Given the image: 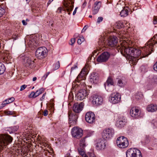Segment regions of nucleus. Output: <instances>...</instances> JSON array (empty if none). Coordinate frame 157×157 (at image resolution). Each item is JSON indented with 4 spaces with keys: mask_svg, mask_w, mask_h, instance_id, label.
I'll use <instances>...</instances> for the list:
<instances>
[{
    "mask_svg": "<svg viewBox=\"0 0 157 157\" xmlns=\"http://www.w3.org/2000/svg\"><path fill=\"white\" fill-rule=\"evenodd\" d=\"M156 36L157 35L154 36L146 44V46L144 48L145 54L143 56L141 55L140 50L130 47L128 43L125 40H120V45L117 47V50L119 52L120 51L123 56L135 64L139 59L147 56L151 53L150 51H152V47L157 44Z\"/></svg>",
    "mask_w": 157,
    "mask_h": 157,
    "instance_id": "1",
    "label": "nucleus"
},
{
    "mask_svg": "<svg viewBox=\"0 0 157 157\" xmlns=\"http://www.w3.org/2000/svg\"><path fill=\"white\" fill-rule=\"evenodd\" d=\"M4 113L6 115H13V112L10 111H5Z\"/></svg>",
    "mask_w": 157,
    "mask_h": 157,
    "instance_id": "42",
    "label": "nucleus"
},
{
    "mask_svg": "<svg viewBox=\"0 0 157 157\" xmlns=\"http://www.w3.org/2000/svg\"><path fill=\"white\" fill-rule=\"evenodd\" d=\"M87 28V26L86 25H85L84 27L83 28V29H82V32H85L86 31V29Z\"/></svg>",
    "mask_w": 157,
    "mask_h": 157,
    "instance_id": "50",
    "label": "nucleus"
},
{
    "mask_svg": "<svg viewBox=\"0 0 157 157\" xmlns=\"http://www.w3.org/2000/svg\"><path fill=\"white\" fill-rule=\"evenodd\" d=\"M128 10L125 7L121 10L120 15L121 17H125L128 14Z\"/></svg>",
    "mask_w": 157,
    "mask_h": 157,
    "instance_id": "26",
    "label": "nucleus"
},
{
    "mask_svg": "<svg viewBox=\"0 0 157 157\" xmlns=\"http://www.w3.org/2000/svg\"><path fill=\"white\" fill-rule=\"evenodd\" d=\"M15 100V98L13 97H12L8 99V103L9 104L13 102Z\"/></svg>",
    "mask_w": 157,
    "mask_h": 157,
    "instance_id": "40",
    "label": "nucleus"
},
{
    "mask_svg": "<svg viewBox=\"0 0 157 157\" xmlns=\"http://www.w3.org/2000/svg\"><path fill=\"white\" fill-rule=\"evenodd\" d=\"M48 111L47 110L45 109L43 112V115L44 116H46L48 115Z\"/></svg>",
    "mask_w": 157,
    "mask_h": 157,
    "instance_id": "45",
    "label": "nucleus"
},
{
    "mask_svg": "<svg viewBox=\"0 0 157 157\" xmlns=\"http://www.w3.org/2000/svg\"><path fill=\"white\" fill-rule=\"evenodd\" d=\"M27 87V85H23L21 86L20 90L22 91L25 89Z\"/></svg>",
    "mask_w": 157,
    "mask_h": 157,
    "instance_id": "44",
    "label": "nucleus"
},
{
    "mask_svg": "<svg viewBox=\"0 0 157 157\" xmlns=\"http://www.w3.org/2000/svg\"><path fill=\"white\" fill-rule=\"evenodd\" d=\"M53 0H49V1H48L47 4L48 6L50 4V3L53 1Z\"/></svg>",
    "mask_w": 157,
    "mask_h": 157,
    "instance_id": "58",
    "label": "nucleus"
},
{
    "mask_svg": "<svg viewBox=\"0 0 157 157\" xmlns=\"http://www.w3.org/2000/svg\"><path fill=\"white\" fill-rule=\"evenodd\" d=\"M87 74L86 69V68H83L77 77L75 79V81L73 82L72 83V86L73 87L74 85H75V82H77L78 83L81 81H82L83 84V86H85L84 83V80L86 78V76Z\"/></svg>",
    "mask_w": 157,
    "mask_h": 157,
    "instance_id": "4",
    "label": "nucleus"
},
{
    "mask_svg": "<svg viewBox=\"0 0 157 157\" xmlns=\"http://www.w3.org/2000/svg\"><path fill=\"white\" fill-rule=\"evenodd\" d=\"M69 117V124L71 127L76 124L77 121L78 115L74 113L71 111H69L68 113Z\"/></svg>",
    "mask_w": 157,
    "mask_h": 157,
    "instance_id": "6",
    "label": "nucleus"
},
{
    "mask_svg": "<svg viewBox=\"0 0 157 157\" xmlns=\"http://www.w3.org/2000/svg\"><path fill=\"white\" fill-rule=\"evenodd\" d=\"M153 23L154 24L157 23V17H154L153 19Z\"/></svg>",
    "mask_w": 157,
    "mask_h": 157,
    "instance_id": "48",
    "label": "nucleus"
},
{
    "mask_svg": "<svg viewBox=\"0 0 157 157\" xmlns=\"http://www.w3.org/2000/svg\"><path fill=\"white\" fill-rule=\"evenodd\" d=\"M90 81L93 83H97L98 81L99 76L96 73H92L90 76Z\"/></svg>",
    "mask_w": 157,
    "mask_h": 157,
    "instance_id": "22",
    "label": "nucleus"
},
{
    "mask_svg": "<svg viewBox=\"0 0 157 157\" xmlns=\"http://www.w3.org/2000/svg\"><path fill=\"white\" fill-rule=\"evenodd\" d=\"M117 85L121 87L123 86L126 83L121 78H117Z\"/></svg>",
    "mask_w": 157,
    "mask_h": 157,
    "instance_id": "27",
    "label": "nucleus"
},
{
    "mask_svg": "<svg viewBox=\"0 0 157 157\" xmlns=\"http://www.w3.org/2000/svg\"><path fill=\"white\" fill-rule=\"evenodd\" d=\"M5 10L4 9L0 6V17H2L5 13Z\"/></svg>",
    "mask_w": 157,
    "mask_h": 157,
    "instance_id": "36",
    "label": "nucleus"
},
{
    "mask_svg": "<svg viewBox=\"0 0 157 157\" xmlns=\"http://www.w3.org/2000/svg\"><path fill=\"white\" fill-rule=\"evenodd\" d=\"M153 69L156 71H157V61L153 65Z\"/></svg>",
    "mask_w": 157,
    "mask_h": 157,
    "instance_id": "46",
    "label": "nucleus"
},
{
    "mask_svg": "<svg viewBox=\"0 0 157 157\" xmlns=\"http://www.w3.org/2000/svg\"><path fill=\"white\" fill-rule=\"evenodd\" d=\"M144 139V141L143 142V143H144L145 144H148L150 142V138L149 136H146Z\"/></svg>",
    "mask_w": 157,
    "mask_h": 157,
    "instance_id": "37",
    "label": "nucleus"
},
{
    "mask_svg": "<svg viewBox=\"0 0 157 157\" xmlns=\"http://www.w3.org/2000/svg\"><path fill=\"white\" fill-rule=\"evenodd\" d=\"M113 84L114 82L113 81L112 78L110 77H108L106 82L105 84V87H106L107 86H108L109 85H113Z\"/></svg>",
    "mask_w": 157,
    "mask_h": 157,
    "instance_id": "25",
    "label": "nucleus"
},
{
    "mask_svg": "<svg viewBox=\"0 0 157 157\" xmlns=\"http://www.w3.org/2000/svg\"><path fill=\"white\" fill-rule=\"evenodd\" d=\"M5 69L6 68L4 65L0 62V75L4 73Z\"/></svg>",
    "mask_w": 157,
    "mask_h": 157,
    "instance_id": "30",
    "label": "nucleus"
},
{
    "mask_svg": "<svg viewBox=\"0 0 157 157\" xmlns=\"http://www.w3.org/2000/svg\"><path fill=\"white\" fill-rule=\"evenodd\" d=\"M60 67V63L59 61L54 63L53 65V69L54 70L58 69Z\"/></svg>",
    "mask_w": 157,
    "mask_h": 157,
    "instance_id": "32",
    "label": "nucleus"
},
{
    "mask_svg": "<svg viewBox=\"0 0 157 157\" xmlns=\"http://www.w3.org/2000/svg\"><path fill=\"white\" fill-rule=\"evenodd\" d=\"M126 123V120L123 116H120V117L116 122V125L117 127L121 128L123 127Z\"/></svg>",
    "mask_w": 157,
    "mask_h": 157,
    "instance_id": "19",
    "label": "nucleus"
},
{
    "mask_svg": "<svg viewBox=\"0 0 157 157\" xmlns=\"http://www.w3.org/2000/svg\"><path fill=\"white\" fill-rule=\"evenodd\" d=\"M101 6V2L96 1L95 2L94 6L92 8V11L93 14H96L98 13Z\"/></svg>",
    "mask_w": 157,
    "mask_h": 157,
    "instance_id": "18",
    "label": "nucleus"
},
{
    "mask_svg": "<svg viewBox=\"0 0 157 157\" xmlns=\"http://www.w3.org/2000/svg\"><path fill=\"white\" fill-rule=\"evenodd\" d=\"M130 114L132 117L134 118H138L140 117V111L136 107H133L130 110Z\"/></svg>",
    "mask_w": 157,
    "mask_h": 157,
    "instance_id": "14",
    "label": "nucleus"
},
{
    "mask_svg": "<svg viewBox=\"0 0 157 157\" xmlns=\"http://www.w3.org/2000/svg\"><path fill=\"white\" fill-rule=\"evenodd\" d=\"M98 44L99 45H103L104 44V43L103 42H102L101 40V39H100L98 41Z\"/></svg>",
    "mask_w": 157,
    "mask_h": 157,
    "instance_id": "52",
    "label": "nucleus"
},
{
    "mask_svg": "<svg viewBox=\"0 0 157 157\" xmlns=\"http://www.w3.org/2000/svg\"><path fill=\"white\" fill-rule=\"evenodd\" d=\"M92 102L94 105H101L102 102L103 98L100 96L94 95L92 96Z\"/></svg>",
    "mask_w": 157,
    "mask_h": 157,
    "instance_id": "16",
    "label": "nucleus"
},
{
    "mask_svg": "<svg viewBox=\"0 0 157 157\" xmlns=\"http://www.w3.org/2000/svg\"><path fill=\"white\" fill-rule=\"evenodd\" d=\"M25 65L28 68H32L34 65V61H32L31 59L28 57H26L25 59Z\"/></svg>",
    "mask_w": 157,
    "mask_h": 157,
    "instance_id": "20",
    "label": "nucleus"
},
{
    "mask_svg": "<svg viewBox=\"0 0 157 157\" xmlns=\"http://www.w3.org/2000/svg\"><path fill=\"white\" fill-rule=\"evenodd\" d=\"M88 92L85 89H81L78 91L76 94L77 100H81L84 98L88 95Z\"/></svg>",
    "mask_w": 157,
    "mask_h": 157,
    "instance_id": "11",
    "label": "nucleus"
},
{
    "mask_svg": "<svg viewBox=\"0 0 157 157\" xmlns=\"http://www.w3.org/2000/svg\"><path fill=\"white\" fill-rule=\"evenodd\" d=\"M121 99V95L119 93H114L111 95V101L113 104L118 103Z\"/></svg>",
    "mask_w": 157,
    "mask_h": 157,
    "instance_id": "15",
    "label": "nucleus"
},
{
    "mask_svg": "<svg viewBox=\"0 0 157 157\" xmlns=\"http://www.w3.org/2000/svg\"><path fill=\"white\" fill-rule=\"evenodd\" d=\"M90 157H96L95 156H94V154L93 153H91L90 154Z\"/></svg>",
    "mask_w": 157,
    "mask_h": 157,
    "instance_id": "59",
    "label": "nucleus"
},
{
    "mask_svg": "<svg viewBox=\"0 0 157 157\" xmlns=\"http://www.w3.org/2000/svg\"><path fill=\"white\" fill-rule=\"evenodd\" d=\"M84 41V39L83 36L79 37V38L78 39V43L79 44H80Z\"/></svg>",
    "mask_w": 157,
    "mask_h": 157,
    "instance_id": "35",
    "label": "nucleus"
},
{
    "mask_svg": "<svg viewBox=\"0 0 157 157\" xmlns=\"http://www.w3.org/2000/svg\"><path fill=\"white\" fill-rule=\"evenodd\" d=\"M86 3H87L86 2H85L84 3H83L82 5V7L83 8H84L86 6Z\"/></svg>",
    "mask_w": 157,
    "mask_h": 157,
    "instance_id": "55",
    "label": "nucleus"
},
{
    "mask_svg": "<svg viewBox=\"0 0 157 157\" xmlns=\"http://www.w3.org/2000/svg\"><path fill=\"white\" fill-rule=\"evenodd\" d=\"M89 17H90V18H91L92 17V16L91 15H90L89 16Z\"/></svg>",
    "mask_w": 157,
    "mask_h": 157,
    "instance_id": "63",
    "label": "nucleus"
},
{
    "mask_svg": "<svg viewBox=\"0 0 157 157\" xmlns=\"http://www.w3.org/2000/svg\"><path fill=\"white\" fill-rule=\"evenodd\" d=\"M22 22L23 25H25L27 24V22H26L24 20H23Z\"/></svg>",
    "mask_w": 157,
    "mask_h": 157,
    "instance_id": "54",
    "label": "nucleus"
},
{
    "mask_svg": "<svg viewBox=\"0 0 157 157\" xmlns=\"http://www.w3.org/2000/svg\"><path fill=\"white\" fill-rule=\"evenodd\" d=\"M49 74V72L47 73L44 76V77H45V78H46L48 74Z\"/></svg>",
    "mask_w": 157,
    "mask_h": 157,
    "instance_id": "60",
    "label": "nucleus"
},
{
    "mask_svg": "<svg viewBox=\"0 0 157 157\" xmlns=\"http://www.w3.org/2000/svg\"><path fill=\"white\" fill-rule=\"evenodd\" d=\"M84 157H88V156L86 155H84Z\"/></svg>",
    "mask_w": 157,
    "mask_h": 157,
    "instance_id": "64",
    "label": "nucleus"
},
{
    "mask_svg": "<svg viewBox=\"0 0 157 157\" xmlns=\"http://www.w3.org/2000/svg\"><path fill=\"white\" fill-rule=\"evenodd\" d=\"M13 130L14 131H16L18 129V126H14L13 127Z\"/></svg>",
    "mask_w": 157,
    "mask_h": 157,
    "instance_id": "51",
    "label": "nucleus"
},
{
    "mask_svg": "<svg viewBox=\"0 0 157 157\" xmlns=\"http://www.w3.org/2000/svg\"><path fill=\"white\" fill-rule=\"evenodd\" d=\"M10 59V56H5L3 58V59L4 60V61H6V62H7V63H9L10 62L9 61Z\"/></svg>",
    "mask_w": 157,
    "mask_h": 157,
    "instance_id": "39",
    "label": "nucleus"
},
{
    "mask_svg": "<svg viewBox=\"0 0 157 157\" xmlns=\"http://www.w3.org/2000/svg\"><path fill=\"white\" fill-rule=\"evenodd\" d=\"M126 153V157H142L140 151L135 148L128 149Z\"/></svg>",
    "mask_w": 157,
    "mask_h": 157,
    "instance_id": "3",
    "label": "nucleus"
},
{
    "mask_svg": "<svg viewBox=\"0 0 157 157\" xmlns=\"http://www.w3.org/2000/svg\"><path fill=\"white\" fill-rule=\"evenodd\" d=\"M74 2L72 0H64L63 4L66 8L65 10H66L68 12V14H70V12L73 9Z\"/></svg>",
    "mask_w": 157,
    "mask_h": 157,
    "instance_id": "9",
    "label": "nucleus"
},
{
    "mask_svg": "<svg viewBox=\"0 0 157 157\" xmlns=\"http://www.w3.org/2000/svg\"><path fill=\"white\" fill-rule=\"evenodd\" d=\"M71 134L73 137L78 139L82 136L83 131L80 128L74 127L72 129Z\"/></svg>",
    "mask_w": 157,
    "mask_h": 157,
    "instance_id": "8",
    "label": "nucleus"
},
{
    "mask_svg": "<svg viewBox=\"0 0 157 157\" xmlns=\"http://www.w3.org/2000/svg\"><path fill=\"white\" fill-rule=\"evenodd\" d=\"M44 91V89L43 88H41L38 90H37L36 92V96L37 97L40 94L43 92Z\"/></svg>",
    "mask_w": 157,
    "mask_h": 157,
    "instance_id": "31",
    "label": "nucleus"
},
{
    "mask_svg": "<svg viewBox=\"0 0 157 157\" xmlns=\"http://www.w3.org/2000/svg\"><path fill=\"white\" fill-rule=\"evenodd\" d=\"M78 68V64L77 63H76L74 66L72 67L71 69V72L74 70L75 69Z\"/></svg>",
    "mask_w": 157,
    "mask_h": 157,
    "instance_id": "41",
    "label": "nucleus"
},
{
    "mask_svg": "<svg viewBox=\"0 0 157 157\" xmlns=\"http://www.w3.org/2000/svg\"><path fill=\"white\" fill-rule=\"evenodd\" d=\"M105 146V142L104 140H99L96 145V148L98 150L103 149Z\"/></svg>",
    "mask_w": 157,
    "mask_h": 157,
    "instance_id": "23",
    "label": "nucleus"
},
{
    "mask_svg": "<svg viewBox=\"0 0 157 157\" xmlns=\"http://www.w3.org/2000/svg\"><path fill=\"white\" fill-rule=\"evenodd\" d=\"M147 109L148 112H155L157 110V106L155 104H153L148 105L147 107Z\"/></svg>",
    "mask_w": 157,
    "mask_h": 157,
    "instance_id": "24",
    "label": "nucleus"
},
{
    "mask_svg": "<svg viewBox=\"0 0 157 157\" xmlns=\"http://www.w3.org/2000/svg\"><path fill=\"white\" fill-rule=\"evenodd\" d=\"M75 42V38H72L71 40V43L70 44L71 45H72Z\"/></svg>",
    "mask_w": 157,
    "mask_h": 157,
    "instance_id": "49",
    "label": "nucleus"
},
{
    "mask_svg": "<svg viewBox=\"0 0 157 157\" xmlns=\"http://www.w3.org/2000/svg\"><path fill=\"white\" fill-rule=\"evenodd\" d=\"M142 97V94L140 93H137L135 95V98L137 100L140 99Z\"/></svg>",
    "mask_w": 157,
    "mask_h": 157,
    "instance_id": "33",
    "label": "nucleus"
},
{
    "mask_svg": "<svg viewBox=\"0 0 157 157\" xmlns=\"http://www.w3.org/2000/svg\"><path fill=\"white\" fill-rule=\"evenodd\" d=\"M4 107V105H2V104L0 106V109H2Z\"/></svg>",
    "mask_w": 157,
    "mask_h": 157,
    "instance_id": "62",
    "label": "nucleus"
},
{
    "mask_svg": "<svg viewBox=\"0 0 157 157\" xmlns=\"http://www.w3.org/2000/svg\"><path fill=\"white\" fill-rule=\"evenodd\" d=\"M103 18L102 17H99L97 19V22L98 23H99L103 21Z\"/></svg>",
    "mask_w": 157,
    "mask_h": 157,
    "instance_id": "43",
    "label": "nucleus"
},
{
    "mask_svg": "<svg viewBox=\"0 0 157 157\" xmlns=\"http://www.w3.org/2000/svg\"><path fill=\"white\" fill-rule=\"evenodd\" d=\"M84 106V103L81 102L80 103H75L73 106V109L76 113H79L82 110Z\"/></svg>",
    "mask_w": 157,
    "mask_h": 157,
    "instance_id": "17",
    "label": "nucleus"
},
{
    "mask_svg": "<svg viewBox=\"0 0 157 157\" xmlns=\"http://www.w3.org/2000/svg\"><path fill=\"white\" fill-rule=\"evenodd\" d=\"M7 101H8V99H6L2 102V104L3 105H4V106H5V105L6 104H9L8 103V102H7Z\"/></svg>",
    "mask_w": 157,
    "mask_h": 157,
    "instance_id": "47",
    "label": "nucleus"
},
{
    "mask_svg": "<svg viewBox=\"0 0 157 157\" xmlns=\"http://www.w3.org/2000/svg\"><path fill=\"white\" fill-rule=\"evenodd\" d=\"M45 94H46V93H45V94H44L43 95L42 97L41 98H40V101H42L43 100L44 98L45 97Z\"/></svg>",
    "mask_w": 157,
    "mask_h": 157,
    "instance_id": "53",
    "label": "nucleus"
},
{
    "mask_svg": "<svg viewBox=\"0 0 157 157\" xmlns=\"http://www.w3.org/2000/svg\"><path fill=\"white\" fill-rule=\"evenodd\" d=\"M84 149L82 147L78 149V151L80 155L83 156L84 155L85 152Z\"/></svg>",
    "mask_w": 157,
    "mask_h": 157,
    "instance_id": "34",
    "label": "nucleus"
},
{
    "mask_svg": "<svg viewBox=\"0 0 157 157\" xmlns=\"http://www.w3.org/2000/svg\"><path fill=\"white\" fill-rule=\"evenodd\" d=\"M36 79H37L36 77H34L33 78V81H35L36 80Z\"/></svg>",
    "mask_w": 157,
    "mask_h": 157,
    "instance_id": "61",
    "label": "nucleus"
},
{
    "mask_svg": "<svg viewBox=\"0 0 157 157\" xmlns=\"http://www.w3.org/2000/svg\"><path fill=\"white\" fill-rule=\"evenodd\" d=\"M86 121L89 123H93L95 120V116L92 112H89L86 113L85 115Z\"/></svg>",
    "mask_w": 157,
    "mask_h": 157,
    "instance_id": "12",
    "label": "nucleus"
},
{
    "mask_svg": "<svg viewBox=\"0 0 157 157\" xmlns=\"http://www.w3.org/2000/svg\"><path fill=\"white\" fill-rule=\"evenodd\" d=\"M110 55L108 52H104L98 57L97 60L99 62H106L108 60Z\"/></svg>",
    "mask_w": 157,
    "mask_h": 157,
    "instance_id": "13",
    "label": "nucleus"
},
{
    "mask_svg": "<svg viewBox=\"0 0 157 157\" xmlns=\"http://www.w3.org/2000/svg\"><path fill=\"white\" fill-rule=\"evenodd\" d=\"M36 97H37V96H36V92H34L33 91L29 95V98H35Z\"/></svg>",
    "mask_w": 157,
    "mask_h": 157,
    "instance_id": "38",
    "label": "nucleus"
},
{
    "mask_svg": "<svg viewBox=\"0 0 157 157\" xmlns=\"http://www.w3.org/2000/svg\"><path fill=\"white\" fill-rule=\"evenodd\" d=\"M117 42V40H116V37L115 36L111 37L107 44L108 46L109 47H113L116 46Z\"/></svg>",
    "mask_w": 157,
    "mask_h": 157,
    "instance_id": "21",
    "label": "nucleus"
},
{
    "mask_svg": "<svg viewBox=\"0 0 157 157\" xmlns=\"http://www.w3.org/2000/svg\"><path fill=\"white\" fill-rule=\"evenodd\" d=\"M47 49L44 47L39 48L36 51V56L39 59L44 58L46 55Z\"/></svg>",
    "mask_w": 157,
    "mask_h": 157,
    "instance_id": "7",
    "label": "nucleus"
},
{
    "mask_svg": "<svg viewBox=\"0 0 157 157\" xmlns=\"http://www.w3.org/2000/svg\"><path fill=\"white\" fill-rule=\"evenodd\" d=\"M13 140L12 138L10 135L0 134V150L6 147Z\"/></svg>",
    "mask_w": 157,
    "mask_h": 157,
    "instance_id": "2",
    "label": "nucleus"
},
{
    "mask_svg": "<svg viewBox=\"0 0 157 157\" xmlns=\"http://www.w3.org/2000/svg\"><path fill=\"white\" fill-rule=\"evenodd\" d=\"M116 143L117 146L121 148H125L128 145L127 138L124 136L118 137L117 138Z\"/></svg>",
    "mask_w": 157,
    "mask_h": 157,
    "instance_id": "5",
    "label": "nucleus"
},
{
    "mask_svg": "<svg viewBox=\"0 0 157 157\" xmlns=\"http://www.w3.org/2000/svg\"><path fill=\"white\" fill-rule=\"evenodd\" d=\"M114 133V130L112 128L105 129L103 132L102 137L104 140L109 139L112 137Z\"/></svg>",
    "mask_w": 157,
    "mask_h": 157,
    "instance_id": "10",
    "label": "nucleus"
},
{
    "mask_svg": "<svg viewBox=\"0 0 157 157\" xmlns=\"http://www.w3.org/2000/svg\"><path fill=\"white\" fill-rule=\"evenodd\" d=\"M77 7H76L75 10H74V11L73 12V15H75V14L76 13V10H77Z\"/></svg>",
    "mask_w": 157,
    "mask_h": 157,
    "instance_id": "56",
    "label": "nucleus"
},
{
    "mask_svg": "<svg viewBox=\"0 0 157 157\" xmlns=\"http://www.w3.org/2000/svg\"><path fill=\"white\" fill-rule=\"evenodd\" d=\"M115 26L116 28L119 29L123 27L124 25L122 21H120L116 23Z\"/></svg>",
    "mask_w": 157,
    "mask_h": 157,
    "instance_id": "29",
    "label": "nucleus"
},
{
    "mask_svg": "<svg viewBox=\"0 0 157 157\" xmlns=\"http://www.w3.org/2000/svg\"><path fill=\"white\" fill-rule=\"evenodd\" d=\"M86 137L83 138L81 139L80 141V147H82L83 148H84L86 147V143H85V139Z\"/></svg>",
    "mask_w": 157,
    "mask_h": 157,
    "instance_id": "28",
    "label": "nucleus"
},
{
    "mask_svg": "<svg viewBox=\"0 0 157 157\" xmlns=\"http://www.w3.org/2000/svg\"><path fill=\"white\" fill-rule=\"evenodd\" d=\"M62 10V8L61 7H59L58 8V12L61 13V10Z\"/></svg>",
    "mask_w": 157,
    "mask_h": 157,
    "instance_id": "57",
    "label": "nucleus"
}]
</instances>
